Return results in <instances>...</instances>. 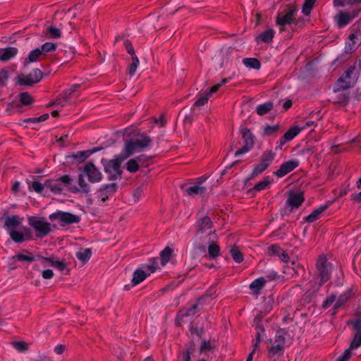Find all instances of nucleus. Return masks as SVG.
I'll return each mask as SVG.
<instances>
[{
    "label": "nucleus",
    "mask_w": 361,
    "mask_h": 361,
    "mask_svg": "<svg viewBox=\"0 0 361 361\" xmlns=\"http://www.w3.org/2000/svg\"><path fill=\"white\" fill-rule=\"evenodd\" d=\"M49 37L51 39H59L61 36V30L55 26L50 25L47 28Z\"/></svg>",
    "instance_id": "40"
},
{
    "label": "nucleus",
    "mask_w": 361,
    "mask_h": 361,
    "mask_svg": "<svg viewBox=\"0 0 361 361\" xmlns=\"http://www.w3.org/2000/svg\"><path fill=\"white\" fill-rule=\"evenodd\" d=\"M84 171L86 173L89 181L92 183L99 182L102 180V173L92 162L85 164Z\"/></svg>",
    "instance_id": "18"
},
{
    "label": "nucleus",
    "mask_w": 361,
    "mask_h": 361,
    "mask_svg": "<svg viewBox=\"0 0 361 361\" xmlns=\"http://www.w3.org/2000/svg\"><path fill=\"white\" fill-rule=\"evenodd\" d=\"M56 49V44L52 42H46L41 47L42 53H47L49 51H54Z\"/></svg>",
    "instance_id": "55"
},
{
    "label": "nucleus",
    "mask_w": 361,
    "mask_h": 361,
    "mask_svg": "<svg viewBox=\"0 0 361 361\" xmlns=\"http://www.w3.org/2000/svg\"><path fill=\"white\" fill-rule=\"evenodd\" d=\"M92 256V250L86 248L82 251L76 253V257L81 261L83 264L86 263Z\"/></svg>",
    "instance_id": "32"
},
{
    "label": "nucleus",
    "mask_w": 361,
    "mask_h": 361,
    "mask_svg": "<svg viewBox=\"0 0 361 361\" xmlns=\"http://www.w3.org/2000/svg\"><path fill=\"white\" fill-rule=\"evenodd\" d=\"M298 166L299 161L298 160H289L283 163L279 169L274 172V174L279 178H282L293 171Z\"/></svg>",
    "instance_id": "17"
},
{
    "label": "nucleus",
    "mask_w": 361,
    "mask_h": 361,
    "mask_svg": "<svg viewBox=\"0 0 361 361\" xmlns=\"http://www.w3.org/2000/svg\"><path fill=\"white\" fill-rule=\"evenodd\" d=\"M275 157L276 154L274 152L271 150H267L262 154L259 163L267 169L271 164Z\"/></svg>",
    "instance_id": "23"
},
{
    "label": "nucleus",
    "mask_w": 361,
    "mask_h": 361,
    "mask_svg": "<svg viewBox=\"0 0 361 361\" xmlns=\"http://www.w3.org/2000/svg\"><path fill=\"white\" fill-rule=\"evenodd\" d=\"M42 51L37 48L34 50H32L30 54H29V56H28V61L29 62H35L37 60V59L42 55Z\"/></svg>",
    "instance_id": "54"
},
{
    "label": "nucleus",
    "mask_w": 361,
    "mask_h": 361,
    "mask_svg": "<svg viewBox=\"0 0 361 361\" xmlns=\"http://www.w3.org/2000/svg\"><path fill=\"white\" fill-rule=\"evenodd\" d=\"M254 325L255 326V329L257 331L256 337H255V341L253 343L254 348H253L252 351L249 354L246 361H252V360L253 354L258 348V345L260 342V339L262 337H264V334L265 331L264 328L262 326V317L260 315H257L255 317Z\"/></svg>",
    "instance_id": "12"
},
{
    "label": "nucleus",
    "mask_w": 361,
    "mask_h": 361,
    "mask_svg": "<svg viewBox=\"0 0 361 361\" xmlns=\"http://www.w3.org/2000/svg\"><path fill=\"white\" fill-rule=\"evenodd\" d=\"M34 99L33 97L27 92H22L20 94V103L13 102L8 104V108L6 109V112L8 114H12L15 113H21L22 110V104L23 105H30L33 103Z\"/></svg>",
    "instance_id": "8"
},
{
    "label": "nucleus",
    "mask_w": 361,
    "mask_h": 361,
    "mask_svg": "<svg viewBox=\"0 0 361 361\" xmlns=\"http://www.w3.org/2000/svg\"><path fill=\"white\" fill-rule=\"evenodd\" d=\"M45 186L47 188H49L50 190L55 194H61L63 191L62 188L57 180L54 182L51 180H47L45 181Z\"/></svg>",
    "instance_id": "30"
},
{
    "label": "nucleus",
    "mask_w": 361,
    "mask_h": 361,
    "mask_svg": "<svg viewBox=\"0 0 361 361\" xmlns=\"http://www.w3.org/2000/svg\"><path fill=\"white\" fill-rule=\"evenodd\" d=\"M266 169H267L265 166H264L261 163H259L258 164L254 166V169L250 174V177L249 178V179H252L258 176L259 174L262 173Z\"/></svg>",
    "instance_id": "46"
},
{
    "label": "nucleus",
    "mask_w": 361,
    "mask_h": 361,
    "mask_svg": "<svg viewBox=\"0 0 361 361\" xmlns=\"http://www.w3.org/2000/svg\"><path fill=\"white\" fill-rule=\"evenodd\" d=\"M292 267L287 266L286 270L284 271V273L293 274L292 271L295 274H299L302 271H304V269L300 264H295V262H292Z\"/></svg>",
    "instance_id": "44"
},
{
    "label": "nucleus",
    "mask_w": 361,
    "mask_h": 361,
    "mask_svg": "<svg viewBox=\"0 0 361 361\" xmlns=\"http://www.w3.org/2000/svg\"><path fill=\"white\" fill-rule=\"evenodd\" d=\"M281 249L280 246L277 245H272L268 247V252L269 255H279Z\"/></svg>",
    "instance_id": "63"
},
{
    "label": "nucleus",
    "mask_w": 361,
    "mask_h": 361,
    "mask_svg": "<svg viewBox=\"0 0 361 361\" xmlns=\"http://www.w3.org/2000/svg\"><path fill=\"white\" fill-rule=\"evenodd\" d=\"M44 259V261H49L50 266L57 268L59 271H63L66 268V262L64 261H59L56 257Z\"/></svg>",
    "instance_id": "37"
},
{
    "label": "nucleus",
    "mask_w": 361,
    "mask_h": 361,
    "mask_svg": "<svg viewBox=\"0 0 361 361\" xmlns=\"http://www.w3.org/2000/svg\"><path fill=\"white\" fill-rule=\"evenodd\" d=\"M329 207V204L321 205L317 209L312 211V212L305 218V221L312 223L316 221L319 216L324 212Z\"/></svg>",
    "instance_id": "22"
},
{
    "label": "nucleus",
    "mask_w": 361,
    "mask_h": 361,
    "mask_svg": "<svg viewBox=\"0 0 361 361\" xmlns=\"http://www.w3.org/2000/svg\"><path fill=\"white\" fill-rule=\"evenodd\" d=\"M271 184L270 178L269 176H267L264 178V180L257 184H256L254 187V190L257 191H261L266 189Z\"/></svg>",
    "instance_id": "47"
},
{
    "label": "nucleus",
    "mask_w": 361,
    "mask_h": 361,
    "mask_svg": "<svg viewBox=\"0 0 361 361\" xmlns=\"http://www.w3.org/2000/svg\"><path fill=\"white\" fill-rule=\"evenodd\" d=\"M215 240H212L209 243H202L203 247L205 245L208 244V252L211 257L215 258L219 256L220 252V247L214 242Z\"/></svg>",
    "instance_id": "28"
},
{
    "label": "nucleus",
    "mask_w": 361,
    "mask_h": 361,
    "mask_svg": "<svg viewBox=\"0 0 361 361\" xmlns=\"http://www.w3.org/2000/svg\"><path fill=\"white\" fill-rule=\"evenodd\" d=\"M18 53L15 47H7L1 49V61H7L13 58Z\"/></svg>",
    "instance_id": "26"
},
{
    "label": "nucleus",
    "mask_w": 361,
    "mask_h": 361,
    "mask_svg": "<svg viewBox=\"0 0 361 361\" xmlns=\"http://www.w3.org/2000/svg\"><path fill=\"white\" fill-rule=\"evenodd\" d=\"M336 295L332 294L329 298H327L325 301H324L322 307L325 309L329 307L336 301Z\"/></svg>",
    "instance_id": "64"
},
{
    "label": "nucleus",
    "mask_w": 361,
    "mask_h": 361,
    "mask_svg": "<svg viewBox=\"0 0 361 361\" xmlns=\"http://www.w3.org/2000/svg\"><path fill=\"white\" fill-rule=\"evenodd\" d=\"M69 100L70 98L67 95H66V94L63 92V93L59 95L56 99L53 102V104L60 105L61 106H65L67 104H71Z\"/></svg>",
    "instance_id": "41"
},
{
    "label": "nucleus",
    "mask_w": 361,
    "mask_h": 361,
    "mask_svg": "<svg viewBox=\"0 0 361 361\" xmlns=\"http://www.w3.org/2000/svg\"><path fill=\"white\" fill-rule=\"evenodd\" d=\"M205 180L206 178L201 177L200 178L198 179L197 183L194 185L188 187L185 189H184V194L191 197L204 195L207 191V188L206 187L202 185V183L204 181H205Z\"/></svg>",
    "instance_id": "14"
},
{
    "label": "nucleus",
    "mask_w": 361,
    "mask_h": 361,
    "mask_svg": "<svg viewBox=\"0 0 361 361\" xmlns=\"http://www.w3.org/2000/svg\"><path fill=\"white\" fill-rule=\"evenodd\" d=\"M354 30H355V33H353L349 35L348 39L353 42V44L360 43L361 40V20L357 21L353 25Z\"/></svg>",
    "instance_id": "25"
},
{
    "label": "nucleus",
    "mask_w": 361,
    "mask_h": 361,
    "mask_svg": "<svg viewBox=\"0 0 361 361\" xmlns=\"http://www.w3.org/2000/svg\"><path fill=\"white\" fill-rule=\"evenodd\" d=\"M275 32L273 29H268L261 33L257 37V39H260L262 42L265 43H270L273 40V37L274 36Z\"/></svg>",
    "instance_id": "29"
},
{
    "label": "nucleus",
    "mask_w": 361,
    "mask_h": 361,
    "mask_svg": "<svg viewBox=\"0 0 361 361\" xmlns=\"http://www.w3.org/2000/svg\"><path fill=\"white\" fill-rule=\"evenodd\" d=\"M150 273L146 274L143 270L137 269L133 273V276L132 279V283L133 286H136L140 283L142 282L147 276H149Z\"/></svg>",
    "instance_id": "27"
},
{
    "label": "nucleus",
    "mask_w": 361,
    "mask_h": 361,
    "mask_svg": "<svg viewBox=\"0 0 361 361\" xmlns=\"http://www.w3.org/2000/svg\"><path fill=\"white\" fill-rule=\"evenodd\" d=\"M302 130L301 128H300L298 126H293L290 128L288 130H287L283 136L286 140L288 141L293 140L295 136H297L300 132Z\"/></svg>",
    "instance_id": "38"
},
{
    "label": "nucleus",
    "mask_w": 361,
    "mask_h": 361,
    "mask_svg": "<svg viewBox=\"0 0 361 361\" xmlns=\"http://www.w3.org/2000/svg\"><path fill=\"white\" fill-rule=\"evenodd\" d=\"M13 259H16L18 261H27L30 262H34L35 260V257L31 254L25 255L23 254H17L13 257Z\"/></svg>",
    "instance_id": "50"
},
{
    "label": "nucleus",
    "mask_w": 361,
    "mask_h": 361,
    "mask_svg": "<svg viewBox=\"0 0 361 361\" xmlns=\"http://www.w3.org/2000/svg\"><path fill=\"white\" fill-rule=\"evenodd\" d=\"M173 250L169 247H166L160 253L161 264L165 265L171 258Z\"/></svg>",
    "instance_id": "35"
},
{
    "label": "nucleus",
    "mask_w": 361,
    "mask_h": 361,
    "mask_svg": "<svg viewBox=\"0 0 361 361\" xmlns=\"http://www.w3.org/2000/svg\"><path fill=\"white\" fill-rule=\"evenodd\" d=\"M8 79V72L6 69H1L0 71V87L6 85Z\"/></svg>",
    "instance_id": "56"
},
{
    "label": "nucleus",
    "mask_w": 361,
    "mask_h": 361,
    "mask_svg": "<svg viewBox=\"0 0 361 361\" xmlns=\"http://www.w3.org/2000/svg\"><path fill=\"white\" fill-rule=\"evenodd\" d=\"M125 159H123V154L121 152L115 159L109 160L104 164V171L109 175V180H115L118 178H121L122 174L121 164Z\"/></svg>",
    "instance_id": "4"
},
{
    "label": "nucleus",
    "mask_w": 361,
    "mask_h": 361,
    "mask_svg": "<svg viewBox=\"0 0 361 361\" xmlns=\"http://www.w3.org/2000/svg\"><path fill=\"white\" fill-rule=\"evenodd\" d=\"M78 185L82 192L87 193L90 191V186L85 182L83 175L80 174L78 176Z\"/></svg>",
    "instance_id": "53"
},
{
    "label": "nucleus",
    "mask_w": 361,
    "mask_h": 361,
    "mask_svg": "<svg viewBox=\"0 0 361 361\" xmlns=\"http://www.w3.org/2000/svg\"><path fill=\"white\" fill-rule=\"evenodd\" d=\"M240 130L242 134L244 145L243 147L238 149L235 152V157H238L248 152L254 147L255 145V136L249 128L243 127L240 128Z\"/></svg>",
    "instance_id": "7"
},
{
    "label": "nucleus",
    "mask_w": 361,
    "mask_h": 361,
    "mask_svg": "<svg viewBox=\"0 0 361 361\" xmlns=\"http://www.w3.org/2000/svg\"><path fill=\"white\" fill-rule=\"evenodd\" d=\"M315 296L316 294L314 292L310 290H307L300 300L301 305H306L309 304Z\"/></svg>",
    "instance_id": "45"
},
{
    "label": "nucleus",
    "mask_w": 361,
    "mask_h": 361,
    "mask_svg": "<svg viewBox=\"0 0 361 361\" xmlns=\"http://www.w3.org/2000/svg\"><path fill=\"white\" fill-rule=\"evenodd\" d=\"M355 331L354 338L350 343L349 348L352 350L361 345V319H356L352 321Z\"/></svg>",
    "instance_id": "16"
},
{
    "label": "nucleus",
    "mask_w": 361,
    "mask_h": 361,
    "mask_svg": "<svg viewBox=\"0 0 361 361\" xmlns=\"http://www.w3.org/2000/svg\"><path fill=\"white\" fill-rule=\"evenodd\" d=\"M49 219L52 222H58L61 227H65L73 224H78L80 221L79 216L61 210H57L49 214Z\"/></svg>",
    "instance_id": "3"
},
{
    "label": "nucleus",
    "mask_w": 361,
    "mask_h": 361,
    "mask_svg": "<svg viewBox=\"0 0 361 361\" xmlns=\"http://www.w3.org/2000/svg\"><path fill=\"white\" fill-rule=\"evenodd\" d=\"M325 282H322L321 280L319 282H318L317 281H312L310 282L311 288L310 289V290H311L312 292H314V293H315L317 295V293L319 290L320 288L322 286V285Z\"/></svg>",
    "instance_id": "58"
},
{
    "label": "nucleus",
    "mask_w": 361,
    "mask_h": 361,
    "mask_svg": "<svg viewBox=\"0 0 361 361\" xmlns=\"http://www.w3.org/2000/svg\"><path fill=\"white\" fill-rule=\"evenodd\" d=\"M118 188V185L116 183H111L104 185L100 188L99 190V195L101 196L102 202H104L106 199H108L109 195L114 193Z\"/></svg>",
    "instance_id": "19"
},
{
    "label": "nucleus",
    "mask_w": 361,
    "mask_h": 361,
    "mask_svg": "<svg viewBox=\"0 0 361 361\" xmlns=\"http://www.w3.org/2000/svg\"><path fill=\"white\" fill-rule=\"evenodd\" d=\"M351 350L348 348V349H346L344 353L341 355L337 359L336 361H348L351 355H352V353H351Z\"/></svg>",
    "instance_id": "60"
},
{
    "label": "nucleus",
    "mask_w": 361,
    "mask_h": 361,
    "mask_svg": "<svg viewBox=\"0 0 361 361\" xmlns=\"http://www.w3.org/2000/svg\"><path fill=\"white\" fill-rule=\"evenodd\" d=\"M243 64L248 68L258 70L260 68V61L255 58H245L243 61Z\"/></svg>",
    "instance_id": "33"
},
{
    "label": "nucleus",
    "mask_w": 361,
    "mask_h": 361,
    "mask_svg": "<svg viewBox=\"0 0 361 361\" xmlns=\"http://www.w3.org/2000/svg\"><path fill=\"white\" fill-rule=\"evenodd\" d=\"M316 267L321 281L322 282L328 281L331 277V264L327 262V259L324 255H320L318 257Z\"/></svg>",
    "instance_id": "11"
},
{
    "label": "nucleus",
    "mask_w": 361,
    "mask_h": 361,
    "mask_svg": "<svg viewBox=\"0 0 361 361\" xmlns=\"http://www.w3.org/2000/svg\"><path fill=\"white\" fill-rule=\"evenodd\" d=\"M11 238L16 243H23L25 239V235L20 231H11L9 232Z\"/></svg>",
    "instance_id": "42"
},
{
    "label": "nucleus",
    "mask_w": 361,
    "mask_h": 361,
    "mask_svg": "<svg viewBox=\"0 0 361 361\" xmlns=\"http://www.w3.org/2000/svg\"><path fill=\"white\" fill-rule=\"evenodd\" d=\"M31 188L37 192H41L46 188L45 183L42 184L39 181H34L32 183Z\"/></svg>",
    "instance_id": "62"
},
{
    "label": "nucleus",
    "mask_w": 361,
    "mask_h": 361,
    "mask_svg": "<svg viewBox=\"0 0 361 361\" xmlns=\"http://www.w3.org/2000/svg\"><path fill=\"white\" fill-rule=\"evenodd\" d=\"M12 345L19 352H25L28 349V345L24 341H13Z\"/></svg>",
    "instance_id": "52"
},
{
    "label": "nucleus",
    "mask_w": 361,
    "mask_h": 361,
    "mask_svg": "<svg viewBox=\"0 0 361 361\" xmlns=\"http://www.w3.org/2000/svg\"><path fill=\"white\" fill-rule=\"evenodd\" d=\"M297 11L295 8L290 7L286 13H281L277 16L276 24L280 26V31H283L282 27L286 25H290L295 20V15Z\"/></svg>",
    "instance_id": "13"
},
{
    "label": "nucleus",
    "mask_w": 361,
    "mask_h": 361,
    "mask_svg": "<svg viewBox=\"0 0 361 361\" xmlns=\"http://www.w3.org/2000/svg\"><path fill=\"white\" fill-rule=\"evenodd\" d=\"M305 201L302 192H290L286 200V205L290 208V212L298 209Z\"/></svg>",
    "instance_id": "15"
},
{
    "label": "nucleus",
    "mask_w": 361,
    "mask_h": 361,
    "mask_svg": "<svg viewBox=\"0 0 361 361\" xmlns=\"http://www.w3.org/2000/svg\"><path fill=\"white\" fill-rule=\"evenodd\" d=\"M357 73L355 66H350L343 75L337 80L336 91L345 90L354 85L357 80Z\"/></svg>",
    "instance_id": "6"
},
{
    "label": "nucleus",
    "mask_w": 361,
    "mask_h": 361,
    "mask_svg": "<svg viewBox=\"0 0 361 361\" xmlns=\"http://www.w3.org/2000/svg\"><path fill=\"white\" fill-rule=\"evenodd\" d=\"M152 142V138L145 134H140L135 138L126 140L121 152L123 159H127L134 153L147 147Z\"/></svg>",
    "instance_id": "2"
},
{
    "label": "nucleus",
    "mask_w": 361,
    "mask_h": 361,
    "mask_svg": "<svg viewBox=\"0 0 361 361\" xmlns=\"http://www.w3.org/2000/svg\"><path fill=\"white\" fill-rule=\"evenodd\" d=\"M197 306H198V302L194 304L192 306H191L188 310H180L179 312L178 316L180 317L194 316L197 312Z\"/></svg>",
    "instance_id": "36"
},
{
    "label": "nucleus",
    "mask_w": 361,
    "mask_h": 361,
    "mask_svg": "<svg viewBox=\"0 0 361 361\" xmlns=\"http://www.w3.org/2000/svg\"><path fill=\"white\" fill-rule=\"evenodd\" d=\"M213 93H210V90L209 92H205V94L201 96L194 104V106L200 107L204 105L209 100V97Z\"/></svg>",
    "instance_id": "48"
},
{
    "label": "nucleus",
    "mask_w": 361,
    "mask_h": 361,
    "mask_svg": "<svg viewBox=\"0 0 361 361\" xmlns=\"http://www.w3.org/2000/svg\"><path fill=\"white\" fill-rule=\"evenodd\" d=\"M22 223V219L18 215H12L6 218L4 221V228L8 230V232L14 231Z\"/></svg>",
    "instance_id": "20"
},
{
    "label": "nucleus",
    "mask_w": 361,
    "mask_h": 361,
    "mask_svg": "<svg viewBox=\"0 0 361 361\" xmlns=\"http://www.w3.org/2000/svg\"><path fill=\"white\" fill-rule=\"evenodd\" d=\"M195 238L201 243H209L216 238L213 223L207 215H197Z\"/></svg>",
    "instance_id": "1"
},
{
    "label": "nucleus",
    "mask_w": 361,
    "mask_h": 361,
    "mask_svg": "<svg viewBox=\"0 0 361 361\" xmlns=\"http://www.w3.org/2000/svg\"><path fill=\"white\" fill-rule=\"evenodd\" d=\"M283 344L279 343L269 348V354L271 356H274L276 354L281 353L283 351Z\"/></svg>",
    "instance_id": "57"
},
{
    "label": "nucleus",
    "mask_w": 361,
    "mask_h": 361,
    "mask_svg": "<svg viewBox=\"0 0 361 361\" xmlns=\"http://www.w3.org/2000/svg\"><path fill=\"white\" fill-rule=\"evenodd\" d=\"M266 280L263 277H260L255 279L250 283V288L253 294L258 295L259 294V291L264 286Z\"/></svg>",
    "instance_id": "24"
},
{
    "label": "nucleus",
    "mask_w": 361,
    "mask_h": 361,
    "mask_svg": "<svg viewBox=\"0 0 361 361\" xmlns=\"http://www.w3.org/2000/svg\"><path fill=\"white\" fill-rule=\"evenodd\" d=\"M316 0H305L302 6V13L305 16L310 15Z\"/></svg>",
    "instance_id": "49"
},
{
    "label": "nucleus",
    "mask_w": 361,
    "mask_h": 361,
    "mask_svg": "<svg viewBox=\"0 0 361 361\" xmlns=\"http://www.w3.org/2000/svg\"><path fill=\"white\" fill-rule=\"evenodd\" d=\"M347 5L349 9L360 8L361 12V0H347Z\"/></svg>",
    "instance_id": "61"
},
{
    "label": "nucleus",
    "mask_w": 361,
    "mask_h": 361,
    "mask_svg": "<svg viewBox=\"0 0 361 361\" xmlns=\"http://www.w3.org/2000/svg\"><path fill=\"white\" fill-rule=\"evenodd\" d=\"M29 225L35 231V235L42 238L51 231V224L45 221L43 217L30 216L28 218Z\"/></svg>",
    "instance_id": "5"
},
{
    "label": "nucleus",
    "mask_w": 361,
    "mask_h": 361,
    "mask_svg": "<svg viewBox=\"0 0 361 361\" xmlns=\"http://www.w3.org/2000/svg\"><path fill=\"white\" fill-rule=\"evenodd\" d=\"M43 78V73L39 68L34 69L27 75L20 74L18 76V83L20 85L32 86L39 82Z\"/></svg>",
    "instance_id": "10"
},
{
    "label": "nucleus",
    "mask_w": 361,
    "mask_h": 361,
    "mask_svg": "<svg viewBox=\"0 0 361 361\" xmlns=\"http://www.w3.org/2000/svg\"><path fill=\"white\" fill-rule=\"evenodd\" d=\"M274 107L271 102H267L257 106V113L259 116H263L270 111Z\"/></svg>",
    "instance_id": "31"
},
{
    "label": "nucleus",
    "mask_w": 361,
    "mask_h": 361,
    "mask_svg": "<svg viewBox=\"0 0 361 361\" xmlns=\"http://www.w3.org/2000/svg\"><path fill=\"white\" fill-rule=\"evenodd\" d=\"M279 126L275 125V126H266L264 128V135L269 136L272 135L276 134L277 131L279 130Z\"/></svg>",
    "instance_id": "51"
},
{
    "label": "nucleus",
    "mask_w": 361,
    "mask_h": 361,
    "mask_svg": "<svg viewBox=\"0 0 361 361\" xmlns=\"http://www.w3.org/2000/svg\"><path fill=\"white\" fill-rule=\"evenodd\" d=\"M216 350V345L210 341H203L200 348V353L209 355H214Z\"/></svg>",
    "instance_id": "21"
},
{
    "label": "nucleus",
    "mask_w": 361,
    "mask_h": 361,
    "mask_svg": "<svg viewBox=\"0 0 361 361\" xmlns=\"http://www.w3.org/2000/svg\"><path fill=\"white\" fill-rule=\"evenodd\" d=\"M139 164L136 158L131 159L126 163V169L130 173H135L139 169Z\"/></svg>",
    "instance_id": "39"
},
{
    "label": "nucleus",
    "mask_w": 361,
    "mask_h": 361,
    "mask_svg": "<svg viewBox=\"0 0 361 361\" xmlns=\"http://www.w3.org/2000/svg\"><path fill=\"white\" fill-rule=\"evenodd\" d=\"M195 348V343L193 341L190 342L189 344L186 345V350L183 353V358H186L188 356L189 360H190V355L194 352Z\"/></svg>",
    "instance_id": "59"
},
{
    "label": "nucleus",
    "mask_w": 361,
    "mask_h": 361,
    "mask_svg": "<svg viewBox=\"0 0 361 361\" xmlns=\"http://www.w3.org/2000/svg\"><path fill=\"white\" fill-rule=\"evenodd\" d=\"M230 254L235 262L240 263L243 261V255L238 247L235 245L231 247Z\"/></svg>",
    "instance_id": "34"
},
{
    "label": "nucleus",
    "mask_w": 361,
    "mask_h": 361,
    "mask_svg": "<svg viewBox=\"0 0 361 361\" xmlns=\"http://www.w3.org/2000/svg\"><path fill=\"white\" fill-rule=\"evenodd\" d=\"M89 157H90V153H89L88 150L78 152L75 154H72V155L69 156V157L78 161V162H82V161H85Z\"/></svg>",
    "instance_id": "43"
},
{
    "label": "nucleus",
    "mask_w": 361,
    "mask_h": 361,
    "mask_svg": "<svg viewBox=\"0 0 361 361\" xmlns=\"http://www.w3.org/2000/svg\"><path fill=\"white\" fill-rule=\"evenodd\" d=\"M360 13V8L349 9L348 11H339L334 17L338 27L346 26L350 22L357 17Z\"/></svg>",
    "instance_id": "9"
}]
</instances>
